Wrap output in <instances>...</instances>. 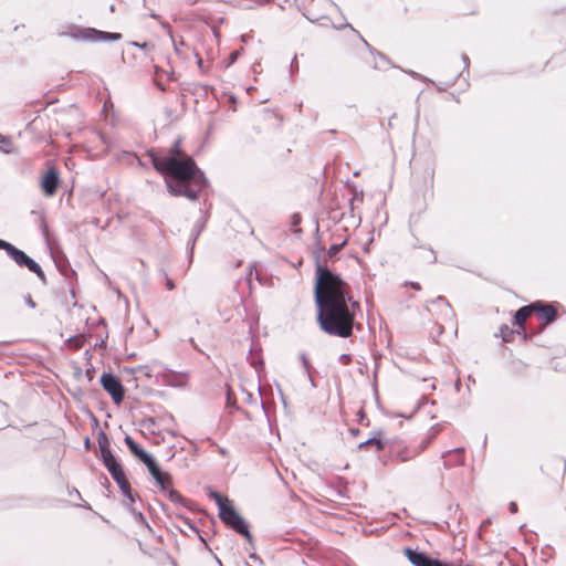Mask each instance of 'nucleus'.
Masks as SVG:
<instances>
[{
  "label": "nucleus",
  "instance_id": "obj_1",
  "mask_svg": "<svg viewBox=\"0 0 566 566\" xmlns=\"http://www.w3.org/2000/svg\"><path fill=\"white\" fill-rule=\"evenodd\" d=\"M314 295L322 331L332 336L350 337L361 308L353 298L349 285L336 273L318 265Z\"/></svg>",
  "mask_w": 566,
  "mask_h": 566
},
{
  "label": "nucleus",
  "instance_id": "obj_2",
  "mask_svg": "<svg viewBox=\"0 0 566 566\" xmlns=\"http://www.w3.org/2000/svg\"><path fill=\"white\" fill-rule=\"evenodd\" d=\"M151 161L156 170L172 178L166 180L171 195L195 200L206 186V178L197 169L193 159L181 154L180 142L175 143L168 155H151Z\"/></svg>",
  "mask_w": 566,
  "mask_h": 566
},
{
  "label": "nucleus",
  "instance_id": "obj_3",
  "mask_svg": "<svg viewBox=\"0 0 566 566\" xmlns=\"http://www.w3.org/2000/svg\"><path fill=\"white\" fill-rule=\"evenodd\" d=\"M98 444L101 449V455L104 465L107 468L109 474L112 478L116 481L118 484L122 493L129 499L130 502L134 501L130 485L124 474V471L122 469V465L116 461L115 457L113 455L109 446L108 440L105 434H103L98 439Z\"/></svg>",
  "mask_w": 566,
  "mask_h": 566
},
{
  "label": "nucleus",
  "instance_id": "obj_4",
  "mask_svg": "<svg viewBox=\"0 0 566 566\" xmlns=\"http://www.w3.org/2000/svg\"><path fill=\"white\" fill-rule=\"evenodd\" d=\"M210 497L214 500L219 507L221 521L239 534H242L249 542H252V535L249 532L247 523L233 506L230 505L228 499L214 491L210 492Z\"/></svg>",
  "mask_w": 566,
  "mask_h": 566
},
{
  "label": "nucleus",
  "instance_id": "obj_5",
  "mask_svg": "<svg viewBox=\"0 0 566 566\" xmlns=\"http://www.w3.org/2000/svg\"><path fill=\"white\" fill-rule=\"evenodd\" d=\"M4 251L19 266H25L29 269V271L35 273L39 279L42 281L45 280V274L41 266L34 260L28 256L23 251L19 250L11 243H8Z\"/></svg>",
  "mask_w": 566,
  "mask_h": 566
},
{
  "label": "nucleus",
  "instance_id": "obj_6",
  "mask_svg": "<svg viewBox=\"0 0 566 566\" xmlns=\"http://www.w3.org/2000/svg\"><path fill=\"white\" fill-rule=\"evenodd\" d=\"M101 384L105 391H107L114 403L119 405L124 399V387L119 379L112 374H103L101 377Z\"/></svg>",
  "mask_w": 566,
  "mask_h": 566
},
{
  "label": "nucleus",
  "instance_id": "obj_7",
  "mask_svg": "<svg viewBox=\"0 0 566 566\" xmlns=\"http://www.w3.org/2000/svg\"><path fill=\"white\" fill-rule=\"evenodd\" d=\"M403 553H405L406 557L408 558V560L413 566H471V565H468V564H465V565H463V564L454 565V564L442 563V562H440L438 559H433V558L429 557L424 553L413 551V549H411L409 547H406L403 549Z\"/></svg>",
  "mask_w": 566,
  "mask_h": 566
},
{
  "label": "nucleus",
  "instance_id": "obj_8",
  "mask_svg": "<svg viewBox=\"0 0 566 566\" xmlns=\"http://www.w3.org/2000/svg\"><path fill=\"white\" fill-rule=\"evenodd\" d=\"M82 39L90 40V41H117L122 38L120 33H109L104 31H98L92 28H87L81 31Z\"/></svg>",
  "mask_w": 566,
  "mask_h": 566
},
{
  "label": "nucleus",
  "instance_id": "obj_9",
  "mask_svg": "<svg viewBox=\"0 0 566 566\" xmlns=\"http://www.w3.org/2000/svg\"><path fill=\"white\" fill-rule=\"evenodd\" d=\"M146 467L148 468L149 473L155 479L160 489L168 490L171 485V475L167 472H163L155 460L149 462Z\"/></svg>",
  "mask_w": 566,
  "mask_h": 566
},
{
  "label": "nucleus",
  "instance_id": "obj_10",
  "mask_svg": "<svg viewBox=\"0 0 566 566\" xmlns=\"http://www.w3.org/2000/svg\"><path fill=\"white\" fill-rule=\"evenodd\" d=\"M59 174L54 168H50L43 176L41 187L46 196H53L57 189Z\"/></svg>",
  "mask_w": 566,
  "mask_h": 566
},
{
  "label": "nucleus",
  "instance_id": "obj_11",
  "mask_svg": "<svg viewBox=\"0 0 566 566\" xmlns=\"http://www.w3.org/2000/svg\"><path fill=\"white\" fill-rule=\"evenodd\" d=\"M125 443L129 451L137 457L145 465H147L149 462L154 460V458L148 454L143 448H140L132 437L126 436L125 437Z\"/></svg>",
  "mask_w": 566,
  "mask_h": 566
},
{
  "label": "nucleus",
  "instance_id": "obj_12",
  "mask_svg": "<svg viewBox=\"0 0 566 566\" xmlns=\"http://www.w3.org/2000/svg\"><path fill=\"white\" fill-rule=\"evenodd\" d=\"M536 310V305H527L521 307L514 315V324L517 325L521 328H524V323L526 318L531 315L533 311Z\"/></svg>",
  "mask_w": 566,
  "mask_h": 566
},
{
  "label": "nucleus",
  "instance_id": "obj_13",
  "mask_svg": "<svg viewBox=\"0 0 566 566\" xmlns=\"http://www.w3.org/2000/svg\"><path fill=\"white\" fill-rule=\"evenodd\" d=\"M539 319L543 321L545 324L552 323L556 318V311L552 305H545L542 307H537Z\"/></svg>",
  "mask_w": 566,
  "mask_h": 566
},
{
  "label": "nucleus",
  "instance_id": "obj_14",
  "mask_svg": "<svg viewBox=\"0 0 566 566\" xmlns=\"http://www.w3.org/2000/svg\"><path fill=\"white\" fill-rule=\"evenodd\" d=\"M151 18L156 19L159 21L160 25L163 27V29L170 35L172 36V32H171V28L168 23L164 22L160 20V18L156 14V13H151L150 14ZM172 40V44H174V48H175V51L177 54H181V51H180V46H182L185 44V42L182 40H180L179 42H177L174 38H171Z\"/></svg>",
  "mask_w": 566,
  "mask_h": 566
},
{
  "label": "nucleus",
  "instance_id": "obj_15",
  "mask_svg": "<svg viewBox=\"0 0 566 566\" xmlns=\"http://www.w3.org/2000/svg\"><path fill=\"white\" fill-rule=\"evenodd\" d=\"M165 492H167V495H168V499L176 503V504H181L182 503V496L171 488V485L169 486L168 490H164Z\"/></svg>",
  "mask_w": 566,
  "mask_h": 566
},
{
  "label": "nucleus",
  "instance_id": "obj_16",
  "mask_svg": "<svg viewBox=\"0 0 566 566\" xmlns=\"http://www.w3.org/2000/svg\"><path fill=\"white\" fill-rule=\"evenodd\" d=\"M368 446H374L377 451L382 449V442L379 439H376V438H371V439H368V440L361 442L359 444V448L363 449V448H366Z\"/></svg>",
  "mask_w": 566,
  "mask_h": 566
},
{
  "label": "nucleus",
  "instance_id": "obj_17",
  "mask_svg": "<svg viewBox=\"0 0 566 566\" xmlns=\"http://www.w3.org/2000/svg\"><path fill=\"white\" fill-rule=\"evenodd\" d=\"M0 149L4 153L11 151V140L0 134Z\"/></svg>",
  "mask_w": 566,
  "mask_h": 566
},
{
  "label": "nucleus",
  "instance_id": "obj_18",
  "mask_svg": "<svg viewBox=\"0 0 566 566\" xmlns=\"http://www.w3.org/2000/svg\"><path fill=\"white\" fill-rule=\"evenodd\" d=\"M24 300H25V303H27L31 308H34V307H35V303H34V301L32 300V297H31V295H30V294H28V295L24 297Z\"/></svg>",
  "mask_w": 566,
  "mask_h": 566
},
{
  "label": "nucleus",
  "instance_id": "obj_19",
  "mask_svg": "<svg viewBox=\"0 0 566 566\" xmlns=\"http://www.w3.org/2000/svg\"><path fill=\"white\" fill-rule=\"evenodd\" d=\"M239 54H240V52H239V51H234V52H232V53L230 54V61H229V64H228V65L232 64V63L238 59Z\"/></svg>",
  "mask_w": 566,
  "mask_h": 566
},
{
  "label": "nucleus",
  "instance_id": "obj_20",
  "mask_svg": "<svg viewBox=\"0 0 566 566\" xmlns=\"http://www.w3.org/2000/svg\"><path fill=\"white\" fill-rule=\"evenodd\" d=\"M166 286L168 290H174L175 289V283L171 279L167 277L166 279Z\"/></svg>",
  "mask_w": 566,
  "mask_h": 566
},
{
  "label": "nucleus",
  "instance_id": "obj_21",
  "mask_svg": "<svg viewBox=\"0 0 566 566\" xmlns=\"http://www.w3.org/2000/svg\"><path fill=\"white\" fill-rule=\"evenodd\" d=\"M462 451H463V449L449 450L446 453H443L442 457H446L447 454H451V453H460Z\"/></svg>",
  "mask_w": 566,
  "mask_h": 566
},
{
  "label": "nucleus",
  "instance_id": "obj_22",
  "mask_svg": "<svg viewBox=\"0 0 566 566\" xmlns=\"http://www.w3.org/2000/svg\"><path fill=\"white\" fill-rule=\"evenodd\" d=\"M398 457H399L400 461H402V462H406L411 458L409 455H406L405 453H399Z\"/></svg>",
  "mask_w": 566,
  "mask_h": 566
},
{
  "label": "nucleus",
  "instance_id": "obj_23",
  "mask_svg": "<svg viewBox=\"0 0 566 566\" xmlns=\"http://www.w3.org/2000/svg\"><path fill=\"white\" fill-rule=\"evenodd\" d=\"M510 511H511L512 513H516V512H517V505H516V503H515V502H511V503H510Z\"/></svg>",
  "mask_w": 566,
  "mask_h": 566
},
{
  "label": "nucleus",
  "instance_id": "obj_24",
  "mask_svg": "<svg viewBox=\"0 0 566 566\" xmlns=\"http://www.w3.org/2000/svg\"><path fill=\"white\" fill-rule=\"evenodd\" d=\"M9 242L4 241V240H1L0 239V249L1 250H6L7 245H8Z\"/></svg>",
  "mask_w": 566,
  "mask_h": 566
},
{
  "label": "nucleus",
  "instance_id": "obj_25",
  "mask_svg": "<svg viewBox=\"0 0 566 566\" xmlns=\"http://www.w3.org/2000/svg\"><path fill=\"white\" fill-rule=\"evenodd\" d=\"M410 286H411L412 289H415V290H420V289H421L420 284H419V283H417V282H411V283H410Z\"/></svg>",
  "mask_w": 566,
  "mask_h": 566
},
{
  "label": "nucleus",
  "instance_id": "obj_26",
  "mask_svg": "<svg viewBox=\"0 0 566 566\" xmlns=\"http://www.w3.org/2000/svg\"><path fill=\"white\" fill-rule=\"evenodd\" d=\"M340 359H342L345 364H347V363L350 360V357H349L348 355H343V356L340 357Z\"/></svg>",
  "mask_w": 566,
  "mask_h": 566
},
{
  "label": "nucleus",
  "instance_id": "obj_27",
  "mask_svg": "<svg viewBox=\"0 0 566 566\" xmlns=\"http://www.w3.org/2000/svg\"><path fill=\"white\" fill-rule=\"evenodd\" d=\"M197 63H198V66H199L200 69H202L203 61H202V59H201V57H199V56H198V61H197Z\"/></svg>",
  "mask_w": 566,
  "mask_h": 566
},
{
  "label": "nucleus",
  "instance_id": "obj_28",
  "mask_svg": "<svg viewBox=\"0 0 566 566\" xmlns=\"http://www.w3.org/2000/svg\"><path fill=\"white\" fill-rule=\"evenodd\" d=\"M463 61H464V63H468L469 57L467 55H463Z\"/></svg>",
  "mask_w": 566,
  "mask_h": 566
},
{
  "label": "nucleus",
  "instance_id": "obj_29",
  "mask_svg": "<svg viewBox=\"0 0 566 566\" xmlns=\"http://www.w3.org/2000/svg\"><path fill=\"white\" fill-rule=\"evenodd\" d=\"M410 74H411L412 76H415V77H417V76H418V74H417V73H415V72H410Z\"/></svg>",
  "mask_w": 566,
  "mask_h": 566
},
{
  "label": "nucleus",
  "instance_id": "obj_30",
  "mask_svg": "<svg viewBox=\"0 0 566 566\" xmlns=\"http://www.w3.org/2000/svg\"><path fill=\"white\" fill-rule=\"evenodd\" d=\"M199 231H200V230H198V231L196 232L193 240H196V238L199 235Z\"/></svg>",
  "mask_w": 566,
  "mask_h": 566
},
{
  "label": "nucleus",
  "instance_id": "obj_31",
  "mask_svg": "<svg viewBox=\"0 0 566 566\" xmlns=\"http://www.w3.org/2000/svg\"><path fill=\"white\" fill-rule=\"evenodd\" d=\"M431 256H432V261L436 260V256L433 255V252H430Z\"/></svg>",
  "mask_w": 566,
  "mask_h": 566
},
{
  "label": "nucleus",
  "instance_id": "obj_32",
  "mask_svg": "<svg viewBox=\"0 0 566 566\" xmlns=\"http://www.w3.org/2000/svg\"><path fill=\"white\" fill-rule=\"evenodd\" d=\"M197 1H198V0H193L192 2L195 3V2H197Z\"/></svg>",
  "mask_w": 566,
  "mask_h": 566
}]
</instances>
